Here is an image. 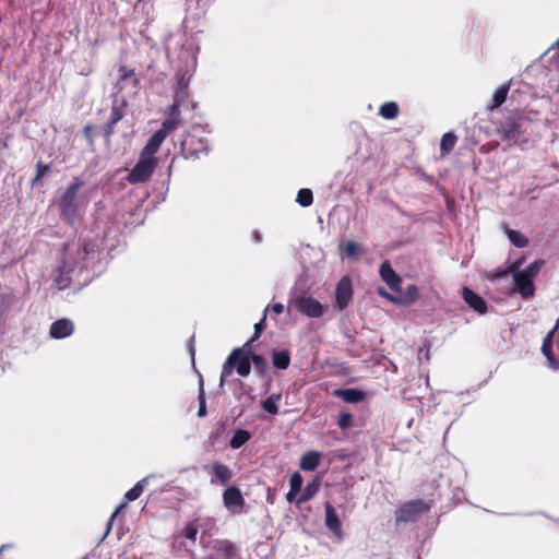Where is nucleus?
<instances>
[{
  "label": "nucleus",
  "mask_w": 559,
  "mask_h": 559,
  "mask_svg": "<svg viewBox=\"0 0 559 559\" xmlns=\"http://www.w3.org/2000/svg\"><path fill=\"white\" fill-rule=\"evenodd\" d=\"M523 259H519L509 265V271H512L513 282L516 292L523 299H530L535 295V285L532 278L521 272L520 267Z\"/></svg>",
  "instance_id": "obj_4"
},
{
  "label": "nucleus",
  "mask_w": 559,
  "mask_h": 559,
  "mask_svg": "<svg viewBox=\"0 0 559 559\" xmlns=\"http://www.w3.org/2000/svg\"><path fill=\"white\" fill-rule=\"evenodd\" d=\"M353 416L349 413H342L337 418V425L341 429L345 430L350 427Z\"/></svg>",
  "instance_id": "obj_43"
},
{
  "label": "nucleus",
  "mask_w": 559,
  "mask_h": 559,
  "mask_svg": "<svg viewBox=\"0 0 559 559\" xmlns=\"http://www.w3.org/2000/svg\"><path fill=\"white\" fill-rule=\"evenodd\" d=\"M296 201L304 207L310 206L313 202V194L310 189H300Z\"/></svg>",
  "instance_id": "obj_35"
},
{
  "label": "nucleus",
  "mask_w": 559,
  "mask_h": 559,
  "mask_svg": "<svg viewBox=\"0 0 559 559\" xmlns=\"http://www.w3.org/2000/svg\"><path fill=\"white\" fill-rule=\"evenodd\" d=\"M509 274H512V271H509V266L507 269L497 267L488 274L487 278L491 282H496L508 276Z\"/></svg>",
  "instance_id": "obj_40"
},
{
  "label": "nucleus",
  "mask_w": 559,
  "mask_h": 559,
  "mask_svg": "<svg viewBox=\"0 0 559 559\" xmlns=\"http://www.w3.org/2000/svg\"><path fill=\"white\" fill-rule=\"evenodd\" d=\"M325 526L337 537H342V523L336 514L334 507L330 502L324 504Z\"/></svg>",
  "instance_id": "obj_16"
},
{
  "label": "nucleus",
  "mask_w": 559,
  "mask_h": 559,
  "mask_svg": "<svg viewBox=\"0 0 559 559\" xmlns=\"http://www.w3.org/2000/svg\"><path fill=\"white\" fill-rule=\"evenodd\" d=\"M379 274L381 280L389 286L391 290H401L402 277L397 275L388 260L381 263Z\"/></svg>",
  "instance_id": "obj_12"
},
{
  "label": "nucleus",
  "mask_w": 559,
  "mask_h": 559,
  "mask_svg": "<svg viewBox=\"0 0 559 559\" xmlns=\"http://www.w3.org/2000/svg\"><path fill=\"white\" fill-rule=\"evenodd\" d=\"M183 102L174 98L173 104L168 107L167 114L168 117L163 122H171L174 126V131L182 123L180 107Z\"/></svg>",
  "instance_id": "obj_24"
},
{
  "label": "nucleus",
  "mask_w": 559,
  "mask_h": 559,
  "mask_svg": "<svg viewBox=\"0 0 559 559\" xmlns=\"http://www.w3.org/2000/svg\"><path fill=\"white\" fill-rule=\"evenodd\" d=\"M462 297L464 301L479 314H485L487 312V302L486 300L474 290L468 287H463Z\"/></svg>",
  "instance_id": "obj_13"
},
{
  "label": "nucleus",
  "mask_w": 559,
  "mask_h": 559,
  "mask_svg": "<svg viewBox=\"0 0 559 559\" xmlns=\"http://www.w3.org/2000/svg\"><path fill=\"white\" fill-rule=\"evenodd\" d=\"M93 126L87 124L83 129L84 136L92 143L93 136H92Z\"/></svg>",
  "instance_id": "obj_47"
},
{
  "label": "nucleus",
  "mask_w": 559,
  "mask_h": 559,
  "mask_svg": "<svg viewBox=\"0 0 559 559\" xmlns=\"http://www.w3.org/2000/svg\"><path fill=\"white\" fill-rule=\"evenodd\" d=\"M198 400H199V409H198L197 415L199 417H204L206 415V399H205L203 380L200 381Z\"/></svg>",
  "instance_id": "obj_37"
},
{
  "label": "nucleus",
  "mask_w": 559,
  "mask_h": 559,
  "mask_svg": "<svg viewBox=\"0 0 559 559\" xmlns=\"http://www.w3.org/2000/svg\"><path fill=\"white\" fill-rule=\"evenodd\" d=\"M74 331L73 322L68 318L56 320L50 325L49 334L52 338L61 340L70 336Z\"/></svg>",
  "instance_id": "obj_15"
},
{
  "label": "nucleus",
  "mask_w": 559,
  "mask_h": 559,
  "mask_svg": "<svg viewBox=\"0 0 559 559\" xmlns=\"http://www.w3.org/2000/svg\"><path fill=\"white\" fill-rule=\"evenodd\" d=\"M174 132V126L171 122H163L162 128L156 130L146 142L145 146L141 151L143 155L154 156L159 150L165 139Z\"/></svg>",
  "instance_id": "obj_10"
},
{
  "label": "nucleus",
  "mask_w": 559,
  "mask_h": 559,
  "mask_svg": "<svg viewBox=\"0 0 559 559\" xmlns=\"http://www.w3.org/2000/svg\"><path fill=\"white\" fill-rule=\"evenodd\" d=\"M187 142H183L182 143V147H181V151L183 154H189V155H192V152H189L188 148H187Z\"/></svg>",
  "instance_id": "obj_50"
},
{
  "label": "nucleus",
  "mask_w": 559,
  "mask_h": 559,
  "mask_svg": "<svg viewBox=\"0 0 559 559\" xmlns=\"http://www.w3.org/2000/svg\"><path fill=\"white\" fill-rule=\"evenodd\" d=\"M251 438V435L248 430L245 429H238L233 435L229 445L231 449H239L241 448L246 442H248Z\"/></svg>",
  "instance_id": "obj_30"
},
{
  "label": "nucleus",
  "mask_w": 559,
  "mask_h": 559,
  "mask_svg": "<svg viewBox=\"0 0 559 559\" xmlns=\"http://www.w3.org/2000/svg\"><path fill=\"white\" fill-rule=\"evenodd\" d=\"M158 160L155 156L140 154V158L127 176L130 183L146 182L155 171Z\"/></svg>",
  "instance_id": "obj_2"
},
{
  "label": "nucleus",
  "mask_w": 559,
  "mask_h": 559,
  "mask_svg": "<svg viewBox=\"0 0 559 559\" xmlns=\"http://www.w3.org/2000/svg\"><path fill=\"white\" fill-rule=\"evenodd\" d=\"M145 484H146V478H143V479L139 480L131 489H129L124 495L126 502H122L116 509L112 516H115L119 511H121L123 508H126L128 502L136 500L142 495Z\"/></svg>",
  "instance_id": "obj_21"
},
{
  "label": "nucleus",
  "mask_w": 559,
  "mask_h": 559,
  "mask_svg": "<svg viewBox=\"0 0 559 559\" xmlns=\"http://www.w3.org/2000/svg\"><path fill=\"white\" fill-rule=\"evenodd\" d=\"M507 235L511 243L516 248H525L528 245V239L518 230L507 229Z\"/></svg>",
  "instance_id": "obj_32"
},
{
  "label": "nucleus",
  "mask_w": 559,
  "mask_h": 559,
  "mask_svg": "<svg viewBox=\"0 0 559 559\" xmlns=\"http://www.w3.org/2000/svg\"><path fill=\"white\" fill-rule=\"evenodd\" d=\"M119 81L120 82H124L129 79H132L133 81V86L134 87H138V85L140 84V80L138 78H135V70L134 69H130L126 66H121L119 68Z\"/></svg>",
  "instance_id": "obj_34"
},
{
  "label": "nucleus",
  "mask_w": 559,
  "mask_h": 559,
  "mask_svg": "<svg viewBox=\"0 0 559 559\" xmlns=\"http://www.w3.org/2000/svg\"><path fill=\"white\" fill-rule=\"evenodd\" d=\"M377 293H378L381 297L385 298L386 300H389V301H391L392 304H394V305H395V295L390 294V293H389V292H386L383 287H379V288L377 289Z\"/></svg>",
  "instance_id": "obj_46"
},
{
  "label": "nucleus",
  "mask_w": 559,
  "mask_h": 559,
  "mask_svg": "<svg viewBox=\"0 0 559 559\" xmlns=\"http://www.w3.org/2000/svg\"><path fill=\"white\" fill-rule=\"evenodd\" d=\"M428 510L429 506L420 499L407 501L395 511V521L397 523L415 522Z\"/></svg>",
  "instance_id": "obj_5"
},
{
  "label": "nucleus",
  "mask_w": 559,
  "mask_h": 559,
  "mask_svg": "<svg viewBox=\"0 0 559 559\" xmlns=\"http://www.w3.org/2000/svg\"><path fill=\"white\" fill-rule=\"evenodd\" d=\"M191 357H192V361H194V348H191Z\"/></svg>",
  "instance_id": "obj_52"
},
{
  "label": "nucleus",
  "mask_w": 559,
  "mask_h": 559,
  "mask_svg": "<svg viewBox=\"0 0 559 559\" xmlns=\"http://www.w3.org/2000/svg\"><path fill=\"white\" fill-rule=\"evenodd\" d=\"M298 491H293L289 489V491L286 493V500L288 502H293L296 499Z\"/></svg>",
  "instance_id": "obj_49"
},
{
  "label": "nucleus",
  "mask_w": 559,
  "mask_h": 559,
  "mask_svg": "<svg viewBox=\"0 0 559 559\" xmlns=\"http://www.w3.org/2000/svg\"><path fill=\"white\" fill-rule=\"evenodd\" d=\"M188 85L189 80L186 79L183 74L179 75L177 79V87L175 91L174 98L185 103L189 96Z\"/></svg>",
  "instance_id": "obj_26"
},
{
  "label": "nucleus",
  "mask_w": 559,
  "mask_h": 559,
  "mask_svg": "<svg viewBox=\"0 0 559 559\" xmlns=\"http://www.w3.org/2000/svg\"><path fill=\"white\" fill-rule=\"evenodd\" d=\"M124 111L121 105H118L117 102L114 103L111 107V112L109 120L106 122L104 127V136L109 140L110 136L115 133L116 124L123 118Z\"/></svg>",
  "instance_id": "obj_17"
},
{
  "label": "nucleus",
  "mask_w": 559,
  "mask_h": 559,
  "mask_svg": "<svg viewBox=\"0 0 559 559\" xmlns=\"http://www.w3.org/2000/svg\"><path fill=\"white\" fill-rule=\"evenodd\" d=\"M556 46H558V47H559V38H558V39H557V41H556Z\"/></svg>",
  "instance_id": "obj_53"
},
{
  "label": "nucleus",
  "mask_w": 559,
  "mask_h": 559,
  "mask_svg": "<svg viewBox=\"0 0 559 559\" xmlns=\"http://www.w3.org/2000/svg\"><path fill=\"white\" fill-rule=\"evenodd\" d=\"M395 305L411 306L419 298V289L415 284L408 285L404 290L396 292Z\"/></svg>",
  "instance_id": "obj_18"
},
{
  "label": "nucleus",
  "mask_w": 559,
  "mask_h": 559,
  "mask_svg": "<svg viewBox=\"0 0 559 559\" xmlns=\"http://www.w3.org/2000/svg\"><path fill=\"white\" fill-rule=\"evenodd\" d=\"M269 310V307H266L264 309V313H263V317L262 319L254 324V333H253V336L251 337V340H249L246 344H245V347H250L251 344L253 342H255L260 336H261V333L263 332V330L265 329L266 326V311Z\"/></svg>",
  "instance_id": "obj_33"
},
{
  "label": "nucleus",
  "mask_w": 559,
  "mask_h": 559,
  "mask_svg": "<svg viewBox=\"0 0 559 559\" xmlns=\"http://www.w3.org/2000/svg\"><path fill=\"white\" fill-rule=\"evenodd\" d=\"M558 330V324H556L544 337L542 344V353L547 358L548 366L552 369H559V361L557 360L555 353L552 350V341L554 336Z\"/></svg>",
  "instance_id": "obj_14"
},
{
  "label": "nucleus",
  "mask_w": 559,
  "mask_h": 559,
  "mask_svg": "<svg viewBox=\"0 0 559 559\" xmlns=\"http://www.w3.org/2000/svg\"><path fill=\"white\" fill-rule=\"evenodd\" d=\"M544 261L537 260L531 263L525 270H521L530 278L534 280L540 272Z\"/></svg>",
  "instance_id": "obj_39"
},
{
  "label": "nucleus",
  "mask_w": 559,
  "mask_h": 559,
  "mask_svg": "<svg viewBox=\"0 0 559 559\" xmlns=\"http://www.w3.org/2000/svg\"><path fill=\"white\" fill-rule=\"evenodd\" d=\"M198 532H199V527H198V524L195 523V521L189 522L183 527V530L181 532V536H183L192 542H195Z\"/></svg>",
  "instance_id": "obj_38"
},
{
  "label": "nucleus",
  "mask_w": 559,
  "mask_h": 559,
  "mask_svg": "<svg viewBox=\"0 0 559 559\" xmlns=\"http://www.w3.org/2000/svg\"><path fill=\"white\" fill-rule=\"evenodd\" d=\"M217 551L224 559H233L237 555L236 546L229 540H222L218 544Z\"/></svg>",
  "instance_id": "obj_31"
},
{
  "label": "nucleus",
  "mask_w": 559,
  "mask_h": 559,
  "mask_svg": "<svg viewBox=\"0 0 559 559\" xmlns=\"http://www.w3.org/2000/svg\"><path fill=\"white\" fill-rule=\"evenodd\" d=\"M83 251L85 254H90V252L93 251V249H90V245L88 243H84L83 245Z\"/></svg>",
  "instance_id": "obj_51"
},
{
  "label": "nucleus",
  "mask_w": 559,
  "mask_h": 559,
  "mask_svg": "<svg viewBox=\"0 0 559 559\" xmlns=\"http://www.w3.org/2000/svg\"><path fill=\"white\" fill-rule=\"evenodd\" d=\"M498 133L503 141L509 143V145L516 144L523 133L522 119L515 117H507L498 127Z\"/></svg>",
  "instance_id": "obj_6"
},
{
  "label": "nucleus",
  "mask_w": 559,
  "mask_h": 559,
  "mask_svg": "<svg viewBox=\"0 0 559 559\" xmlns=\"http://www.w3.org/2000/svg\"><path fill=\"white\" fill-rule=\"evenodd\" d=\"M53 282L59 289H64L71 284L70 270L67 269V261L62 259L55 270Z\"/></svg>",
  "instance_id": "obj_19"
},
{
  "label": "nucleus",
  "mask_w": 559,
  "mask_h": 559,
  "mask_svg": "<svg viewBox=\"0 0 559 559\" xmlns=\"http://www.w3.org/2000/svg\"><path fill=\"white\" fill-rule=\"evenodd\" d=\"M347 257L354 258L358 254V245L354 241H347L344 247Z\"/></svg>",
  "instance_id": "obj_45"
},
{
  "label": "nucleus",
  "mask_w": 559,
  "mask_h": 559,
  "mask_svg": "<svg viewBox=\"0 0 559 559\" xmlns=\"http://www.w3.org/2000/svg\"><path fill=\"white\" fill-rule=\"evenodd\" d=\"M353 299V285L349 276H343L335 289V302L340 310L345 309Z\"/></svg>",
  "instance_id": "obj_11"
},
{
  "label": "nucleus",
  "mask_w": 559,
  "mask_h": 559,
  "mask_svg": "<svg viewBox=\"0 0 559 559\" xmlns=\"http://www.w3.org/2000/svg\"><path fill=\"white\" fill-rule=\"evenodd\" d=\"M400 108L395 102H386L379 108V115L384 119H395L399 116Z\"/></svg>",
  "instance_id": "obj_29"
},
{
  "label": "nucleus",
  "mask_w": 559,
  "mask_h": 559,
  "mask_svg": "<svg viewBox=\"0 0 559 559\" xmlns=\"http://www.w3.org/2000/svg\"><path fill=\"white\" fill-rule=\"evenodd\" d=\"M302 483H304L302 476L298 472H295L290 476V479H289V485H290L289 489L293 491L299 492L301 490Z\"/></svg>",
  "instance_id": "obj_42"
},
{
  "label": "nucleus",
  "mask_w": 559,
  "mask_h": 559,
  "mask_svg": "<svg viewBox=\"0 0 559 559\" xmlns=\"http://www.w3.org/2000/svg\"><path fill=\"white\" fill-rule=\"evenodd\" d=\"M457 136L452 132H447L442 135L440 142L441 156L448 155L455 146Z\"/></svg>",
  "instance_id": "obj_28"
},
{
  "label": "nucleus",
  "mask_w": 559,
  "mask_h": 559,
  "mask_svg": "<svg viewBox=\"0 0 559 559\" xmlns=\"http://www.w3.org/2000/svg\"><path fill=\"white\" fill-rule=\"evenodd\" d=\"M50 171V166L48 164H43L38 162L36 165V176L34 178V182L43 178L47 173Z\"/></svg>",
  "instance_id": "obj_44"
},
{
  "label": "nucleus",
  "mask_w": 559,
  "mask_h": 559,
  "mask_svg": "<svg viewBox=\"0 0 559 559\" xmlns=\"http://www.w3.org/2000/svg\"><path fill=\"white\" fill-rule=\"evenodd\" d=\"M294 302L297 310L309 318H320L326 309V306H323L316 298L306 294L297 296Z\"/></svg>",
  "instance_id": "obj_8"
},
{
  "label": "nucleus",
  "mask_w": 559,
  "mask_h": 559,
  "mask_svg": "<svg viewBox=\"0 0 559 559\" xmlns=\"http://www.w3.org/2000/svg\"><path fill=\"white\" fill-rule=\"evenodd\" d=\"M336 397L346 403H359L365 399V392L358 389H337L334 391Z\"/></svg>",
  "instance_id": "obj_22"
},
{
  "label": "nucleus",
  "mask_w": 559,
  "mask_h": 559,
  "mask_svg": "<svg viewBox=\"0 0 559 559\" xmlns=\"http://www.w3.org/2000/svg\"><path fill=\"white\" fill-rule=\"evenodd\" d=\"M509 90V84H502L496 90L492 95V103L489 105L490 110L500 107L506 102Z\"/></svg>",
  "instance_id": "obj_27"
},
{
  "label": "nucleus",
  "mask_w": 559,
  "mask_h": 559,
  "mask_svg": "<svg viewBox=\"0 0 559 559\" xmlns=\"http://www.w3.org/2000/svg\"><path fill=\"white\" fill-rule=\"evenodd\" d=\"M272 362L277 369H287L290 364V355L288 350H274L272 354Z\"/></svg>",
  "instance_id": "obj_25"
},
{
  "label": "nucleus",
  "mask_w": 559,
  "mask_h": 559,
  "mask_svg": "<svg viewBox=\"0 0 559 559\" xmlns=\"http://www.w3.org/2000/svg\"><path fill=\"white\" fill-rule=\"evenodd\" d=\"M321 486V480L317 476L310 483L307 484L301 495L297 499V504L300 506L311 500L318 492Z\"/></svg>",
  "instance_id": "obj_23"
},
{
  "label": "nucleus",
  "mask_w": 559,
  "mask_h": 559,
  "mask_svg": "<svg viewBox=\"0 0 559 559\" xmlns=\"http://www.w3.org/2000/svg\"><path fill=\"white\" fill-rule=\"evenodd\" d=\"M224 507L233 514H239L245 509V498L237 486H229L223 491Z\"/></svg>",
  "instance_id": "obj_9"
},
{
  "label": "nucleus",
  "mask_w": 559,
  "mask_h": 559,
  "mask_svg": "<svg viewBox=\"0 0 559 559\" xmlns=\"http://www.w3.org/2000/svg\"><path fill=\"white\" fill-rule=\"evenodd\" d=\"M203 469L211 475L212 485L226 486L234 477L233 469L221 461H213L203 466Z\"/></svg>",
  "instance_id": "obj_7"
},
{
  "label": "nucleus",
  "mask_w": 559,
  "mask_h": 559,
  "mask_svg": "<svg viewBox=\"0 0 559 559\" xmlns=\"http://www.w3.org/2000/svg\"><path fill=\"white\" fill-rule=\"evenodd\" d=\"M263 409L272 415H276L278 413V407L276 400L273 396H269L262 402Z\"/></svg>",
  "instance_id": "obj_41"
},
{
  "label": "nucleus",
  "mask_w": 559,
  "mask_h": 559,
  "mask_svg": "<svg viewBox=\"0 0 559 559\" xmlns=\"http://www.w3.org/2000/svg\"><path fill=\"white\" fill-rule=\"evenodd\" d=\"M242 348H235L229 354L225 364L223 365L221 372V384L233 374L234 368H236L237 372L241 377L249 376L251 371V361L249 357H241Z\"/></svg>",
  "instance_id": "obj_1"
},
{
  "label": "nucleus",
  "mask_w": 559,
  "mask_h": 559,
  "mask_svg": "<svg viewBox=\"0 0 559 559\" xmlns=\"http://www.w3.org/2000/svg\"><path fill=\"white\" fill-rule=\"evenodd\" d=\"M271 311L275 314H281L284 311V306L282 304H274L271 306Z\"/></svg>",
  "instance_id": "obj_48"
},
{
  "label": "nucleus",
  "mask_w": 559,
  "mask_h": 559,
  "mask_svg": "<svg viewBox=\"0 0 559 559\" xmlns=\"http://www.w3.org/2000/svg\"><path fill=\"white\" fill-rule=\"evenodd\" d=\"M250 361H252L253 367L259 374L263 376L265 373L267 365L263 356L252 354Z\"/></svg>",
  "instance_id": "obj_36"
},
{
  "label": "nucleus",
  "mask_w": 559,
  "mask_h": 559,
  "mask_svg": "<svg viewBox=\"0 0 559 559\" xmlns=\"http://www.w3.org/2000/svg\"><path fill=\"white\" fill-rule=\"evenodd\" d=\"M84 182L80 179H75L71 182L66 192L60 199V212L61 216L66 217L69 222H72L78 213L76 194L83 187Z\"/></svg>",
  "instance_id": "obj_3"
},
{
  "label": "nucleus",
  "mask_w": 559,
  "mask_h": 559,
  "mask_svg": "<svg viewBox=\"0 0 559 559\" xmlns=\"http://www.w3.org/2000/svg\"><path fill=\"white\" fill-rule=\"evenodd\" d=\"M322 454L318 451H308L301 459L299 466L302 471L312 472L320 465Z\"/></svg>",
  "instance_id": "obj_20"
}]
</instances>
